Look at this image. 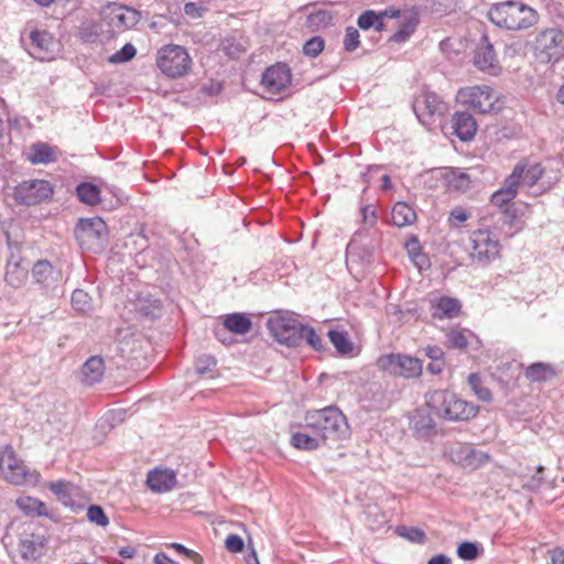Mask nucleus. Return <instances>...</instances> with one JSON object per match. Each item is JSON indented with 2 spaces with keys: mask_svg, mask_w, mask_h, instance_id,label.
Listing matches in <instances>:
<instances>
[{
  "mask_svg": "<svg viewBox=\"0 0 564 564\" xmlns=\"http://www.w3.org/2000/svg\"><path fill=\"white\" fill-rule=\"evenodd\" d=\"M444 369V361L442 360H433L427 365V371L432 375H440Z\"/></svg>",
  "mask_w": 564,
  "mask_h": 564,
  "instance_id": "obj_63",
  "label": "nucleus"
},
{
  "mask_svg": "<svg viewBox=\"0 0 564 564\" xmlns=\"http://www.w3.org/2000/svg\"><path fill=\"white\" fill-rule=\"evenodd\" d=\"M412 425L419 437H430L436 433L433 417L423 411H416L412 417Z\"/></svg>",
  "mask_w": 564,
  "mask_h": 564,
  "instance_id": "obj_33",
  "label": "nucleus"
},
{
  "mask_svg": "<svg viewBox=\"0 0 564 564\" xmlns=\"http://www.w3.org/2000/svg\"><path fill=\"white\" fill-rule=\"evenodd\" d=\"M184 12L193 19L202 17V8L194 2L186 3L184 6Z\"/></svg>",
  "mask_w": 564,
  "mask_h": 564,
  "instance_id": "obj_58",
  "label": "nucleus"
},
{
  "mask_svg": "<svg viewBox=\"0 0 564 564\" xmlns=\"http://www.w3.org/2000/svg\"><path fill=\"white\" fill-rule=\"evenodd\" d=\"M360 213H361L362 223L365 226H367V227L375 226V224L377 221V214H376L373 206H371V205L364 206V207H361Z\"/></svg>",
  "mask_w": 564,
  "mask_h": 564,
  "instance_id": "obj_57",
  "label": "nucleus"
},
{
  "mask_svg": "<svg viewBox=\"0 0 564 564\" xmlns=\"http://www.w3.org/2000/svg\"><path fill=\"white\" fill-rule=\"evenodd\" d=\"M137 307L142 315L150 317H155L161 312L160 301L148 297L138 299Z\"/></svg>",
  "mask_w": 564,
  "mask_h": 564,
  "instance_id": "obj_44",
  "label": "nucleus"
},
{
  "mask_svg": "<svg viewBox=\"0 0 564 564\" xmlns=\"http://www.w3.org/2000/svg\"><path fill=\"white\" fill-rule=\"evenodd\" d=\"M30 40L33 48V54L39 59H51V53L54 52L56 43L52 35L46 31H32Z\"/></svg>",
  "mask_w": 564,
  "mask_h": 564,
  "instance_id": "obj_22",
  "label": "nucleus"
},
{
  "mask_svg": "<svg viewBox=\"0 0 564 564\" xmlns=\"http://www.w3.org/2000/svg\"><path fill=\"white\" fill-rule=\"evenodd\" d=\"M72 306L77 312L86 313L91 310V297L84 290L76 289L72 294Z\"/></svg>",
  "mask_w": 564,
  "mask_h": 564,
  "instance_id": "obj_43",
  "label": "nucleus"
},
{
  "mask_svg": "<svg viewBox=\"0 0 564 564\" xmlns=\"http://www.w3.org/2000/svg\"><path fill=\"white\" fill-rule=\"evenodd\" d=\"M42 547V542L34 540L33 538L22 539L19 543L20 555L26 561L40 557Z\"/></svg>",
  "mask_w": 564,
  "mask_h": 564,
  "instance_id": "obj_38",
  "label": "nucleus"
},
{
  "mask_svg": "<svg viewBox=\"0 0 564 564\" xmlns=\"http://www.w3.org/2000/svg\"><path fill=\"white\" fill-rule=\"evenodd\" d=\"M28 279V268L22 265L21 258L12 253L7 262L6 282L14 289L21 288Z\"/></svg>",
  "mask_w": 564,
  "mask_h": 564,
  "instance_id": "obj_24",
  "label": "nucleus"
},
{
  "mask_svg": "<svg viewBox=\"0 0 564 564\" xmlns=\"http://www.w3.org/2000/svg\"><path fill=\"white\" fill-rule=\"evenodd\" d=\"M525 378L531 382H546L557 376V370L549 362H533L524 370Z\"/></svg>",
  "mask_w": 564,
  "mask_h": 564,
  "instance_id": "obj_29",
  "label": "nucleus"
},
{
  "mask_svg": "<svg viewBox=\"0 0 564 564\" xmlns=\"http://www.w3.org/2000/svg\"><path fill=\"white\" fill-rule=\"evenodd\" d=\"M53 188L45 180H30L21 182L13 188V198L17 204L31 206L50 198Z\"/></svg>",
  "mask_w": 564,
  "mask_h": 564,
  "instance_id": "obj_12",
  "label": "nucleus"
},
{
  "mask_svg": "<svg viewBox=\"0 0 564 564\" xmlns=\"http://www.w3.org/2000/svg\"><path fill=\"white\" fill-rule=\"evenodd\" d=\"M467 382L474 394L482 402H490L492 399L491 391L484 386L481 377L473 372L468 376Z\"/></svg>",
  "mask_w": 564,
  "mask_h": 564,
  "instance_id": "obj_39",
  "label": "nucleus"
},
{
  "mask_svg": "<svg viewBox=\"0 0 564 564\" xmlns=\"http://www.w3.org/2000/svg\"><path fill=\"white\" fill-rule=\"evenodd\" d=\"M413 110L419 121L430 127L435 122L436 117L447 111V106L435 93L423 91L414 99Z\"/></svg>",
  "mask_w": 564,
  "mask_h": 564,
  "instance_id": "obj_13",
  "label": "nucleus"
},
{
  "mask_svg": "<svg viewBox=\"0 0 564 564\" xmlns=\"http://www.w3.org/2000/svg\"><path fill=\"white\" fill-rule=\"evenodd\" d=\"M471 252L474 260L481 264H488L501 257L502 246L497 236L488 228H479L470 235Z\"/></svg>",
  "mask_w": 564,
  "mask_h": 564,
  "instance_id": "obj_10",
  "label": "nucleus"
},
{
  "mask_svg": "<svg viewBox=\"0 0 564 564\" xmlns=\"http://www.w3.org/2000/svg\"><path fill=\"white\" fill-rule=\"evenodd\" d=\"M474 64L481 72L490 75H497L500 70L494 46L488 42L487 36H482V43L476 50Z\"/></svg>",
  "mask_w": 564,
  "mask_h": 564,
  "instance_id": "obj_18",
  "label": "nucleus"
},
{
  "mask_svg": "<svg viewBox=\"0 0 564 564\" xmlns=\"http://www.w3.org/2000/svg\"><path fill=\"white\" fill-rule=\"evenodd\" d=\"M291 69L288 65L278 63L265 69L261 85L270 94H280L291 85Z\"/></svg>",
  "mask_w": 564,
  "mask_h": 564,
  "instance_id": "obj_16",
  "label": "nucleus"
},
{
  "mask_svg": "<svg viewBox=\"0 0 564 564\" xmlns=\"http://www.w3.org/2000/svg\"><path fill=\"white\" fill-rule=\"evenodd\" d=\"M147 484L155 492H165L175 486L176 476L171 469H154L148 474Z\"/></svg>",
  "mask_w": 564,
  "mask_h": 564,
  "instance_id": "obj_25",
  "label": "nucleus"
},
{
  "mask_svg": "<svg viewBox=\"0 0 564 564\" xmlns=\"http://www.w3.org/2000/svg\"><path fill=\"white\" fill-rule=\"evenodd\" d=\"M536 50L542 62L558 61L564 53V31L547 29L541 32L536 39Z\"/></svg>",
  "mask_w": 564,
  "mask_h": 564,
  "instance_id": "obj_14",
  "label": "nucleus"
},
{
  "mask_svg": "<svg viewBox=\"0 0 564 564\" xmlns=\"http://www.w3.org/2000/svg\"><path fill=\"white\" fill-rule=\"evenodd\" d=\"M460 301L449 296H442L431 305L432 317L436 319L455 318L460 314Z\"/></svg>",
  "mask_w": 564,
  "mask_h": 564,
  "instance_id": "obj_21",
  "label": "nucleus"
},
{
  "mask_svg": "<svg viewBox=\"0 0 564 564\" xmlns=\"http://www.w3.org/2000/svg\"><path fill=\"white\" fill-rule=\"evenodd\" d=\"M243 540L237 534H229L225 540V546L229 552L238 553L243 550Z\"/></svg>",
  "mask_w": 564,
  "mask_h": 564,
  "instance_id": "obj_56",
  "label": "nucleus"
},
{
  "mask_svg": "<svg viewBox=\"0 0 564 564\" xmlns=\"http://www.w3.org/2000/svg\"><path fill=\"white\" fill-rule=\"evenodd\" d=\"M118 554L122 558H133L137 555V549L131 545L122 546L118 550Z\"/></svg>",
  "mask_w": 564,
  "mask_h": 564,
  "instance_id": "obj_62",
  "label": "nucleus"
},
{
  "mask_svg": "<svg viewBox=\"0 0 564 564\" xmlns=\"http://www.w3.org/2000/svg\"><path fill=\"white\" fill-rule=\"evenodd\" d=\"M153 562L155 564H180L163 552L156 553L153 557Z\"/></svg>",
  "mask_w": 564,
  "mask_h": 564,
  "instance_id": "obj_60",
  "label": "nucleus"
},
{
  "mask_svg": "<svg viewBox=\"0 0 564 564\" xmlns=\"http://www.w3.org/2000/svg\"><path fill=\"white\" fill-rule=\"evenodd\" d=\"M398 534L411 542L414 543H424L426 540V534L423 530L414 527H399L397 530Z\"/></svg>",
  "mask_w": 564,
  "mask_h": 564,
  "instance_id": "obj_45",
  "label": "nucleus"
},
{
  "mask_svg": "<svg viewBox=\"0 0 564 564\" xmlns=\"http://www.w3.org/2000/svg\"><path fill=\"white\" fill-rule=\"evenodd\" d=\"M268 329L281 344L295 346L301 340V326L297 319L285 314H275L268 319Z\"/></svg>",
  "mask_w": 564,
  "mask_h": 564,
  "instance_id": "obj_11",
  "label": "nucleus"
},
{
  "mask_svg": "<svg viewBox=\"0 0 564 564\" xmlns=\"http://www.w3.org/2000/svg\"><path fill=\"white\" fill-rule=\"evenodd\" d=\"M525 170L524 163H517L512 172L505 178L502 186L492 193L490 202L492 205L503 208V223L510 226V230L506 232L507 237H512L523 228V224L516 217L513 212L508 207V204L512 202L519 191L522 174Z\"/></svg>",
  "mask_w": 564,
  "mask_h": 564,
  "instance_id": "obj_4",
  "label": "nucleus"
},
{
  "mask_svg": "<svg viewBox=\"0 0 564 564\" xmlns=\"http://www.w3.org/2000/svg\"><path fill=\"white\" fill-rule=\"evenodd\" d=\"M77 196L80 202L94 206L100 202L99 188L90 183L79 184L76 188Z\"/></svg>",
  "mask_w": 564,
  "mask_h": 564,
  "instance_id": "obj_37",
  "label": "nucleus"
},
{
  "mask_svg": "<svg viewBox=\"0 0 564 564\" xmlns=\"http://www.w3.org/2000/svg\"><path fill=\"white\" fill-rule=\"evenodd\" d=\"M155 62L161 73L173 79L186 76L193 65L187 50L176 44L162 46L156 53Z\"/></svg>",
  "mask_w": 564,
  "mask_h": 564,
  "instance_id": "obj_6",
  "label": "nucleus"
},
{
  "mask_svg": "<svg viewBox=\"0 0 564 564\" xmlns=\"http://www.w3.org/2000/svg\"><path fill=\"white\" fill-rule=\"evenodd\" d=\"M367 523L371 530H379L387 523L384 514H381L377 509L367 512Z\"/></svg>",
  "mask_w": 564,
  "mask_h": 564,
  "instance_id": "obj_54",
  "label": "nucleus"
},
{
  "mask_svg": "<svg viewBox=\"0 0 564 564\" xmlns=\"http://www.w3.org/2000/svg\"><path fill=\"white\" fill-rule=\"evenodd\" d=\"M17 507L25 514V516H36V517H47L48 510L46 505L31 496H23L17 499Z\"/></svg>",
  "mask_w": 564,
  "mask_h": 564,
  "instance_id": "obj_34",
  "label": "nucleus"
},
{
  "mask_svg": "<svg viewBox=\"0 0 564 564\" xmlns=\"http://www.w3.org/2000/svg\"><path fill=\"white\" fill-rule=\"evenodd\" d=\"M53 273L52 264L45 260L37 261L32 269L34 280L41 284L47 283L48 279L53 276Z\"/></svg>",
  "mask_w": 564,
  "mask_h": 564,
  "instance_id": "obj_42",
  "label": "nucleus"
},
{
  "mask_svg": "<svg viewBox=\"0 0 564 564\" xmlns=\"http://www.w3.org/2000/svg\"><path fill=\"white\" fill-rule=\"evenodd\" d=\"M105 372V362L100 356H91L82 367V381L91 386L99 382Z\"/></svg>",
  "mask_w": 564,
  "mask_h": 564,
  "instance_id": "obj_28",
  "label": "nucleus"
},
{
  "mask_svg": "<svg viewBox=\"0 0 564 564\" xmlns=\"http://www.w3.org/2000/svg\"><path fill=\"white\" fill-rule=\"evenodd\" d=\"M359 31L354 26L346 28L344 37V47L348 52H354L359 46Z\"/></svg>",
  "mask_w": 564,
  "mask_h": 564,
  "instance_id": "obj_52",
  "label": "nucleus"
},
{
  "mask_svg": "<svg viewBox=\"0 0 564 564\" xmlns=\"http://www.w3.org/2000/svg\"><path fill=\"white\" fill-rule=\"evenodd\" d=\"M0 477L13 486H23L39 480V474L26 466L10 444L0 448Z\"/></svg>",
  "mask_w": 564,
  "mask_h": 564,
  "instance_id": "obj_5",
  "label": "nucleus"
},
{
  "mask_svg": "<svg viewBox=\"0 0 564 564\" xmlns=\"http://www.w3.org/2000/svg\"><path fill=\"white\" fill-rule=\"evenodd\" d=\"M492 23L508 30H521L533 25L536 12L529 6L514 0L494 4L488 12Z\"/></svg>",
  "mask_w": 564,
  "mask_h": 564,
  "instance_id": "obj_3",
  "label": "nucleus"
},
{
  "mask_svg": "<svg viewBox=\"0 0 564 564\" xmlns=\"http://www.w3.org/2000/svg\"><path fill=\"white\" fill-rule=\"evenodd\" d=\"M102 24L111 34L122 33L140 21V12L131 7L116 2L106 4L100 12Z\"/></svg>",
  "mask_w": 564,
  "mask_h": 564,
  "instance_id": "obj_9",
  "label": "nucleus"
},
{
  "mask_svg": "<svg viewBox=\"0 0 564 564\" xmlns=\"http://www.w3.org/2000/svg\"><path fill=\"white\" fill-rule=\"evenodd\" d=\"M167 546L175 550L177 553L191 558L195 564L203 563V557L197 552L185 547L181 543L173 542V543H170Z\"/></svg>",
  "mask_w": 564,
  "mask_h": 564,
  "instance_id": "obj_53",
  "label": "nucleus"
},
{
  "mask_svg": "<svg viewBox=\"0 0 564 564\" xmlns=\"http://www.w3.org/2000/svg\"><path fill=\"white\" fill-rule=\"evenodd\" d=\"M471 214L469 210L463 207H456L451 210L447 223L452 228H458L463 223L470 218Z\"/></svg>",
  "mask_w": 564,
  "mask_h": 564,
  "instance_id": "obj_49",
  "label": "nucleus"
},
{
  "mask_svg": "<svg viewBox=\"0 0 564 564\" xmlns=\"http://www.w3.org/2000/svg\"><path fill=\"white\" fill-rule=\"evenodd\" d=\"M325 47V42L321 36H314L303 46V53L310 57L318 56Z\"/></svg>",
  "mask_w": 564,
  "mask_h": 564,
  "instance_id": "obj_51",
  "label": "nucleus"
},
{
  "mask_svg": "<svg viewBox=\"0 0 564 564\" xmlns=\"http://www.w3.org/2000/svg\"><path fill=\"white\" fill-rule=\"evenodd\" d=\"M448 347L454 349H466L468 346L479 348L480 340L473 332L466 328L451 329L447 335Z\"/></svg>",
  "mask_w": 564,
  "mask_h": 564,
  "instance_id": "obj_26",
  "label": "nucleus"
},
{
  "mask_svg": "<svg viewBox=\"0 0 564 564\" xmlns=\"http://www.w3.org/2000/svg\"><path fill=\"white\" fill-rule=\"evenodd\" d=\"M427 564H452V560L444 554H438L431 557Z\"/></svg>",
  "mask_w": 564,
  "mask_h": 564,
  "instance_id": "obj_64",
  "label": "nucleus"
},
{
  "mask_svg": "<svg viewBox=\"0 0 564 564\" xmlns=\"http://www.w3.org/2000/svg\"><path fill=\"white\" fill-rule=\"evenodd\" d=\"M106 229V224L100 218L80 219L75 229L76 239L82 247L90 248L105 239Z\"/></svg>",
  "mask_w": 564,
  "mask_h": 564,
  "instance_id": "obj_17",
  "label": "nucleus"
},
{
  "mask_svg": "<svg viewBox=\"0 0 564 564\" xmlns=\"http://www.w3.org/2000/svg\"><path fill=\"white\" fill-rule=\"evenodd\" d=\"M551 561L553 564H564V547H557L552 550Z\"/></svg>",
  "mask_w": 564,
  "mask_h": 564,
  "instance_id": "obj_61",
  "label": "nucleus"
},
{
  "mask_svg": "<svg viewBox=\"0 0 564 564\" xmlns=\"http://www.w3.org/2000/svg\"><path fill=\"white\" fill-rule=\"evenodd\" d=\"M195 366L199 373L210 372L216 367V360L210 356H200Z\"/></svg>",
  "mask_w": 564,
  "mask_h": 564,
  "instance_id": "obj_55",
  "label": "nucleus"
},
{
  "mask_svg": "<svg viewBox=\"0 0 564 564\" xmlns=\"http://www.w3.org/2000/svg\"><path fill=\"white\" fill-rule=\"evenodd\" d=\"M499 94L488 85L463 87L456 94L457 102L479 113L499 110Z\"/></svg>",
  "mask_w": 564,
  "mask_h": 564,
  "instance_id": "obj_7",
  "label": "nucleus"
},
{
  "mask_svg": "<svg viewBox=\"0 0 564 564\" xmlns=\"http://www.w3.org/2000/svg\"><path fill=\"white\" fill-rule=\"evenodd\" d=\"M301 339H305L306 343L314 348L315 350H321L323 348V340L316 334L313 327L303 325L301 326Z\"/></svg>",
  "mask_w": 564,
  "mask_h": 564,
  "instance_id": "obj_47",
  "label": "nucleus"
},
{
  "mask_svg": "<svg viewBox=\"0 0 564 564\" xmlns=\"http://www.w3.org/2000/svg\"><path fill=\"white\" fill-rule=\"evenodd\" d=\"M87 519L99 527H107L109 524V519L106 516L104 509L99 506L93 505L87 509Z\"/></svg>",
  "mask_w": 564,
  "mask_h": 564,
  "instance_id": "obj_50",
  "label": "nucleus"
},
{
  "mask_svg": "<svg viewBox=\"0 0 564 564\" xmlns=\"http://www.w3.org/2000/svg\"><path fill=\"white\" fill-rule=\"evenodd\" d=\"M304 420V427L319 435L326 444L347 440L350 436L347 417L337 406L330 405L308 411Z\"/></svg>",
  "mask_w": 564,
  "mask_h": 564,
  "instance_id": "obj_1",
  "label": "nucleus"
},
{
  "mask_svg": "<svg viewBox=\"0 0 564 564\" xmlns=\"http://www.w3.org/2000/svg\"><path fill=\"white\" fill-rule=\"evenodd\" d=\"M224 327L230 333L245 335L251 329V319L245 313L227 314L223 317Z\"/></svg>",
  "mask_w": 564,
  "mask_h": 564,
  "instance_id": "obj_31",
  "label": "nucleus"
},
{
  "mask_svg": "<svg viewBox=\"0 0 564 564\" xmlns=\"http://www.w3.org/2000/svg\"><path fill=\"white\" fill-rule=\"evenodd\" d=\"M457 555L462 560L473 561L480 555V549L473 542H463L458 545Z\"/></svg>",
  "mask_w": 564,
  "mask_h": 564,
  "instance_id": "obj_48",
  "label": "nucleus"
},
{
  "mask_svg": "<svg viewBox=\"0 0 564 564\" xmlns=\"http://www.w3.org/2000/svg\"><path fill=\"white\" fill-rule=\"evenodd\" d=\"M457 462L469 469H477L489 460V455L480 449H476L470 445H462L455 453Z\"/></svg>",
  "mask_w": 564,
  "mask_h": 564,
  "instance_id": "obj_19",
  "label": "nucleus"
},
{
  "mask_svg": "<svg viewBox=\"0 0 564 564\" xmlns=\"http://www.w3.org/2000/svg\"><path fill=\"white\" fill-rule=\"evenodd\" d=\"M358 26L362 30H369L370 28H375L377 31H382L384 29V23L381 21L379 13L367 10L361 13L358 18Z\"/></svg>",
  "mask_w": 564,
  "mask_h": 564,
  "instance_id": "obj_41",
  "label": "nucleus"
},
{
  "mask_svg": "<svg viewBox=\"0 0 564 564\" xmlns=\"http://www.w3.org/2000/svg\"><path fill=\"white\" fill-rule=\"evenodd\" d=\"M377 367L393 377L415 379L423 372V361L404 354H386L378 358Z\"/></svg>",
  "mask_w": 564,
  "mask_h": 564,
  "instance_id": "obj_8",
  "label": "nucleus"
},
{
  "mask_svg": "<svg viewBox=\"0 0 564 564\" xmlns=\"http://www.w3.org/2000/svg\"><path fill=\"white\" fill-rule=\"evenodd\" d=\"M135 54V47L131 43H127L120 51L109 56L108 61L111 64H121L131 61Z\"/></svg>",
  "mask_w": 564,
  "mask_h": 564,
  "instance_id": "obj_46",
  "label": "nucleus"
},
{
  "mask_svg": "<svg viewBox=\"0 0 564 564\" xmlns=\"http://www.w3.org/2000/svg\"><path fill=\"white\" fill-rule=\"evenodd\" d=\"M444 185L448 191L465 192L470 187V176L458 170L449 169L443 174Z\"/></svg>",
  "mask_w": 564,
  "mask_h": 564,
  "instance_id": "obj_30",
  "label": "nucleus"
},
{
  "mask_svg": "<svg viewBox=\"0 0 564 564\" xmlns=\"http://www.w3.org/2000/svg\"><path fill=\"white\" fill-rule=\"evenodd\" d=\"M32 164H48L57 160V148L45 142L33 143L26 153Z\"/></svg>",
  "mask_w": 564,
  "mask_h": 564,
  "instance_id": "obj_27",
  "label": "nucleus"
},
{
  "mask_svg": "<svg viewBox=\"0 0 564 564\" xmlns=\"http://www.w3.org/2000/svg\"><path fill=\"white\" fill-rule=\"evenodd\" d=\"M391 218L395 226L404 227L415 221L416 214L410 205L398 202L392 208Z\"/></svg>",
  "mask_w": 564,
  "mask_h": 564,
  "instance_id": "obj_36",
  "label": "nucleus"
},
{
  "mask_svg": "<svg viewBox=\"0 0 564 564\" xmlns=\"http://www.w3.org/2000/svg\"><path fill=\"white\" fill-rule=\"evenodd\" d=\"M328 337L338 352L347 355L352 351V344L349 340L348 334L346 332L329 330Z\"/></svg>",
  "mask_w": 564,
  "mask_h": 564,
  "instance_id": "obj_40",
  "label": "nucleus"
},
{
  "mask_svg": "<svg viewBox=\"0 0 564 564\" xmlns=\"http://www.w3.org/2000/svg\"><path fill=\"white\" fill-rule=\"evenodd\" d=\"M419 24V17L416 12H408L402 15V22L398 31L390 37L391 42L403 43L408 41L416 30Z\"/></svg>",
  "mask_w": 564,
  "mask_h": 564,
  "instance_id": "obj_32",
  "label": "nucleus"
},
{
  "mask_svg": "<svg viewBox=\"0 0 564 564\" xmlns=\"http://www.w3.org/2000/svg\"><path fill=\"white\" fill-rule=\"evenodd\" d=\"M426 404L435 414L448 421H468L479 411L477 405L448 390H435L429 393Z\"/></svg>",
  "mask_w": 564,
  "mask_h": 564,
  "instance_id": "obj_2",
  "label": "nucleus"
},
{
  "mask_svg": "<svg viewBox=\"0 0 564 564\" xmlns=\"http://www.w3.org/2000/svg\"><path fill=\"white\" fill-rule=\"evenodd\" d=\"M518 163L525 164V170L522 174L521 183L528 187H532L539 181H542V184L550 188L561 178L560 170L553 167L551 162H549L547 166H544L541 163H534L530 165L527 159H523Z\"/></svg>",
  "mask_w": 564,
  "mask_h": 564,
  "instance_id": "obj_15",
  "label": "nucleus"
},
{
  "mask_svg": "<svg viewBox=\"0 0 564 564\" xmlns=\"http://www.w3.org/2000/svg\"><path fill=\"white\" fill-rule=\"evenodd\" d=\"M454 134L462 141L471 140L477 131V122L474 117L466 112H455L452 119Z\"/></svg>",
  "mask_w": 564,
  "mask_h": 564,
  "instance_id": "obj_20",
  "label": "nucleus"
},
{
  "mask_svg": "<svg viewBox=\"0 0 564 564\" xmlns=\"http://www.w3.org/2000/svg\"><path fill=\"white\" fill-rule=\"evenodd\" d=\"M291 444L302 451H314L317 449L322 444H326L324 440L314 434L312 431L308 432H296L292 434Z\"/></svg>",
  "mask_w": 564,
  "mask_h": 564,
  "instance_id": "obj_35",
  "label": "nucleus"
},
{
  "mask_svg": "<svg viewBox=\"0 0 564 564\" xmlns=\"http://www.w3.org/2000/svg\"><path fill=\"white\" fill-rule=\"evenodd\" d=\"M424 351L432 360H442L444 356V351L437 346H427Z\"/></svg>",
  "mask_w": 564,
  "mask_h": 564,
  "instance_id": "obj_59",
  "label": "nucleus"
},
{
  "mask_svg": "<svg viewBox=\"0 0 564 564\" xmlns=\"http://www.w3.org/2000/svg\"><path fill=\"white\" fill-rule=\"evenodd\" d=\"M47 487L66 507L74 508L76 500L80 497V489L65 480L51 481Z\"/></svg>",
  "mask_w": 564,
  "mask_h": 564,
  "instance_id": "obj_23",
  "label": "nucleus"
}]
</instances>
